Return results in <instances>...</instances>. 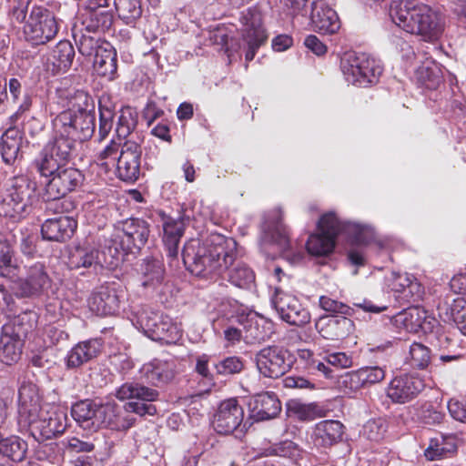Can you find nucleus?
I'll return each instance as SVG.
<instances>
[{
	"instance_id": "f257e3e1",
	"label": "nucleus",
	"mask_w": 466,
	"mask_h": 466,
	"mask_svg": "<svg viewBox=\"0 0 466 466\" xmlns=\"http://www.w3.org/2000/svg\"><path fill=\"white\" fill-rule=\"evenodd\" d=\"M237 243L218 233L205 240L192 238L182 250V260L188 271L201 278L222 276L236 258Z\"/></svg>"
},
{
	"instance_id": "f03ea898",
	"label": "nucleus",
	"mask_w": 466,
	"mask_h": 466,
	"mask_svg": "<svg viewBox=\"0 0 466 466\" xmlns=\"http://www.w3.org/2000/svg\"><path fill=\"white\" fill-rule=\"evenodd\" d=\"M13 231L2 241V293H10L17 298L39 296L49 288L50 278L42 264L30 267L25 279L19 277L20 267L14 258L17 237Z\"/></svg>"
},
{
	"instance_id": "7ed1b4c3",
	"label": "nucleus",
	"mask_w": 466,
	"mask_h": 466,
	"mask_svg": "<svg viewBox=\"0 0 466 466\" xmlns=\"http://www.w3.org/2000/svg\"><path fill=\"white\" fill-rule=\"evenodd\" d=\"M390 16L397 26L426 41L437 39L444 27L441 15L418 0L392 1Z\"/></svg>"
},
{
	"instance_id": "20e7f679",
	"label": "nucleus",
	"mask_w": 466,
	"mask_h": 466,
	"mask_svg": "<svg viewBox=\"0 0 466 466\" xmlns=\"http://www.w3.org/2000/svg\"><path fill=\"white\" fill-rule=\"evenodd\" d=\"M18 422L29 427L32 432L41 438L50 440L62 434L66 429V416L62 412L41 410L39 396L35 385L23 384L18 392Z\"/></svg>"
},
{
	"instance_id": "39448f33",
	"label": "nucleus",
	"mask_w": 466,
	"mask_h": 466,
	"mask_svg": "<svg viewBox=\"0 0 466 466\" xmlns=\"http://www.w3.org/2000/svg\"><path fill=\"white\" fill-rule=\"evenodd\" d=\"M318 228L319 233L310 235L306 243L308 252L313 256L329 254L339 233L361 244L368 242L373 236L370 227L351 221H340L333 212H329L319 218Z\"/></svg>"
},
{
	"instance_id": "423d86ee",
	"label": "nucleus",
	"mask_w": 466,
	"mask_h": 466,
	"mask_svg": "<svg viewBox=\"0 0 466 466\" xmlns=\"http://www.w3.org/2000/svg\"><path fill=\"white\" fill-rule=\"evenodd\" d=\"M340 68L345 80L360 87H367L377 83L382 73L380 62L365 53L344 54Z\"/></svg>"
},
{
	"instance_id": "0eeeda50",
	"label": "nucleus",
	"mask_w": 466,
	"mask_h": 466,
	"mask_svg": "<svg viewBox=\"0 0 466 466\" xmlns=\"http://www.w3.org/2000/svg\"><path fill=\"white\" fill-rule=\"evenodd\" d=\"M84 179L85 177L79 169L64 165L46 185L44 197L46 201H53L48 208L56 212L68 210L72 202L62 200V198L78 188Z\"/></svg>"
},
{
	"instance_id": "6e6552de",
	"label": "nucleus",
	"mask_w": 466,
	"mask_h": 466,
	"mask_svg": "<svg viewBox=\"0 0 466 466\" xmlns=\"http://www.w3.org/2000/svg\"><path fill=\"white\" fill-rule=\"evenodd\" d=\"M35 189L36 184L25 177H11L6 182L5 194L2 196V210L5 217L14 220L19 219L35 199Z\"/></svg>"
},
{
	"instance_id": "1a4fd4ad",
	"label": "nucleus",
	"mask_w": 466,
	"mask_h": 466,
	"mask_svg": "<svg viewBox=\"0 0 466 466\" xmlns=\"http://www.w3.org/2000/svg\"><path fill=\"white\" fill-rule=\"evenodd\" d=\"M95 113L84 108H70L61 112L53 121L56 133L63 134L74 141L83 142L95 132Z\"/></svg>"
},
{
	"instance_id": "9d476101",
	"label": "nucleus",
	"mask_w": 466,
	"mask_h": 466,
	"mask_svg": "<svg viewBox=\"0 0 466 466\" xmlns=\"http://www.w3.org/2000/svg\"><path fill=\"white\" fill-rule=\"evenodd\" d=\"M115 396L119 400H129L125 404L127 412H133L139 416L155 415L157 408L151 402L158 400L159 392L137 381H128L116 390Z\"/></svg>"
},
{
	"instance_id": "9b49d317",
	"label": "nucleus",
	"mask_w": 466,
	"mask_h": 466,
	"mask_svg": "<svg viewBox=\"0 0 466 466\" xmlns=\"http://www.w3.org/2000/svg\"><path fill=\"white\" fill-rule=\"evenodd\" d=\"M261 251L267 256L273 254L270 248L276 251L288 252L289 239L288 231L281 222L280 209H274L265 217L259 238Z\"/></svg>"
},
{
	"instance_id": "f8f14e48",
	"label": "nucleus",
	"mask_w": 466,
	"mask_h": 466,
	"mask_svg": "<svg viewBox=\"0 0 466 466\" xmlns=\"http://www.w3.org/2000/svg\"><path fill=\"white\" fill-rule=\"evenodd\" d=\"M256 364L260 374L277 379L287 373L293 365L290 352L281 346H268L256 354Z\"/></svg>"
},
{
	"instance_id": "ddd939ff",
	"label": "nucleus",
	"mask_w": 466,
	"mask_h": 466,
	"mask_svg": "<svg viewBox=\"0 0 466 466\" xmlns=\"http://www.w3.org/2000/svg\"><path fill=\"white\" fill-rule=\"evenodd\" d=\"M243 47L245 58L251 61L257 50L267 40V34L262 25V15L256 7H249L241 13Z\"/></svg>"
},
{
	"instance_id": "4468645a",
	"label": "nucleus",
	"mask_w": 466,
	"mask_h": 466,
	"mask_svg": "<svg viewBox=\"0 0 466 466\" xmlns=\"http://www.w3.org/2000/svg\"><path fill=\"white\" fill-rule=\"evenodd\" d=\"M58 25L53 14L41 7H34L25 26L26 39L33 45H44L56 36Z\"/></svg>"
},
{
	"instance_id": "2eb2a0df",
	"label": "nucleus",
	"mask_w": 466,
	"mask_h": 466,
	"mask_svg": "<svg viewBox=\"0 0 466 466\" xmlns=\"http://www.w3.org/2000/svg\"><path fill=\"white\" fill-rule=\"evenodd\" d=\"M95 41L92 37L83 35L79 41V51L85 56L91 55L95 49L94 70L107 80L116 78L117 71V55L116 50L108 44L95 48Z\"/></svg>"
},
{
	"instance_id": "dca6fc26",
	"label": "nucleus",
	"mask_w": 466,
	"mask_h": 466,
	"mask_svg": "<svg viewBox=\"0 0 466 466\" xmlns=\"http://www.w3.org/2000/svg\"><path fill=\"white\" fill-rule=\"evenodd\" d=\"M244 410L235 398L220 402L213 416L212 426L218 434L228 435L237 430H243Z\"/></svg>"
},
{
	"instance_id": "f3484780",
	"label": "nucleus",
	"mask_w": 466,
	"mask_h": 466,
	"mask_svg": "<svg viewBox=\"0 0 466 466\" xmlns=\"http://www.w3.org/2000/svg\"><path fill=\"white\" fill-rule=\"evenodd\" d=\"M271 305L279 318L290 325L303 326L310 321L309 312L299 299L279 288L275 289Z\"/></svg>"
},
{
	"instance_id": "a211bd4d",
	"label": "nucleus",
	"mask_w": 466,
	"mask_h": 466,
	"mask_svg": "<svg viewBox=\"0 0 466 466\" xmlns=\"http://www.w3.org/2000/svg\"><path fill=\"white\" fill-rule=\"evenodd\" d=\"M109 403L102 404L85 400L72 406L71 414L83 429L96 431L103 428L106 417L111 415Z\"/></svg>"
},
{
	"instance_id": "6ab92c4d",
	"label": "nucleus",
	"mask_w": 466,
	"mask_h": 466,
	"mask_svg": "<svg viewBox=\"0 0 466 466\" xmlns=\"http://www.w3.org/2000/svg\"><path fill=\"white\" fill-rule=\"evenodd\" d=\"M424 388V380L417 373H402L390 381L386 393L392 402L403 404L415 399Z\"/></svg>"
},
{
	"instance_id": "aec40b11",
	"label": "nucleus",
	"mask_w": 466,
	"mask_h": 466,
	"mask_svg": "<svg viewBox=\"0 0 466 466\" xmlns=\"http://www.w3.org/2000/svg\"><path fill=\"white\" fill-rule=\"evenodd\" d=\"M149 225L140 218H129L121 223L116 234L122 248L135 253L142 248L149 237Z\"/></svg>"
},
{
	"instance_id": "412c9836",
	"label": "nucleus",
	"mask_w": 466,
	"mask_h": 466,
	"mask_svg": "<svg viewBox=\"0 0 466 466\" xmlns=\"http://www.w3.org/2000/svg\"><path fill=\"white\" fill-rule=\"evenodd\" d=\"M141 147L134 141H126L116 161V175L126 182L136 181L140 174Z\"/></svg>"
},
{
	"instance_id": "4be33fe9",
	"label": "nucleus",
	"mask_w": 466,
	"mask_h": 466,
	"mask_svg": "<svg viewBox=\"0 0 466 466\" xmlns=\"http://www.w3.org/2000/svg\"><path fill=\"white\" fill-rule=\"evenodd\" d=\"M123 296V291L117 290L114 285L101 286L89 298V309L96 315H114L120 309Z\"/></svg>"
},
{
	"instance_id": "5701e85b",
	"label": "nucleus",
	"mask_w": 466,
	"mask_h": 466,
	"mask_svg": "<svg viewBox=\"0 0 466 466\" xmlns=\"http://www.w3.org/2000/svg\"><path fill=\"white\" fill-rule=\"evenodd\" d=\"M309 18L313 30L319 34L333 35L340 28L338 14L323 0L311 2Z\"/></svg>"
},
{
	"instance_id": "b1692460",
	"label": "nucleus",
	"mask_w": 466,
	"mask_h": 466,
	"mask_svg": "<svg viewBox=\"0 0 466 466\" xmlns=\"http://www.w3.org/2000/svg\"><path fill=\"white\" fill-rule=\"evenodd\" d=\"M237 323L243 328L247 343L264 341L270 337L271 324L254 311L238 314Z\"/></svg>"
},
{
	"instance_id": "393cba45",
	"label": "nucleus",
	"mask_w": 466,
	"mask_h": 466,
	"mask_svg": "<svg viewBox=\"0 0 466 466\" xmlns=\"http://www.w3.org/2000/svg\"><path fill=\"white\" fill-rule=\"evenodd\" d=\"M387 281L390 290L398 294V298L409 303L418 301L422 296L423 288L412 275L391 272Z\"/></svg>"
},
{
	"instance_id": "a878e982",
	"label": "nucleus",
	"mask_w": 466,
	"mask_h": 466,
	"mask_svg": "<svg viewBox=\"0 0 466 466\" xmlns=\"http://www.w3.org/2000/svg\"><path fill=\"white\" fill-rule=\"evenodd\" d=\"M344 430V425L339 420H321L313 428L310 439L315 447L328 449L342 441Z\"/></svg>"
},
{
	"instance_id": "bb28decb",
	"label": "nucleus",
	"mask_w": 466,
	"mask_h": 466,
	"mask_svg": "<svg viewBox=\"0 0 466 466\" xmlns=\"http://www.w3.org/2000/svg\"><path fill=\"white\" fill-rule=\"evenodd\" d=\"M75 56L73 45L67 40L60 41L46 57V70L53 76L65 74L72 66Z\"/></svg>"
},
{
	"instance_id": "cd10ccee",
	"label": "nucleus",
	"mask_w": 466,
	"mask_h": 466,
	"mask_svg": "<svg viewBox=\"0 0 466 466\" xmlns=\"http://www.w3.org/2000/svg\"><path fill=\"white\" fill-rule=\"evenodd\" d=\"M103 348L98 339L78 342L66 354L65 364L66 369L75 370L96 358Z\"/></svg>"
},
{
	"instance_id": "c85d7f7f",
	"label": "nucleus",
	"mask_w": 466,
	"mask_h": 466,
	"mask_svg": "<svg viewBox=\"0 0 466 466\" xmlns=\"http://www.w3.org/2000/svg\"><path fill=\"white\" fill-rule=\"evenodd\" d=\"M141 377L148 383L159 387L170 382L176 374V364L172 360L155 359L140 369Z\"/></svg>"
},
{
	"instance_id": "c756f323",
	"label": "nucleus",
	"mask_w": 466,
	"mask_h": 466,
	"mask_svg": "<svg viewBox=\"0 0 466 466\" xmlns=\"http://www.w3.org/2000/svg\"><path fill=\"white\" fill-rule=\"evenodd\" d=\"M77 222L69 216H59L46 219L41 228L44 239L62 242L69 239L76 228Z\"/></svg>"
},
{
	"instance_id": "7c9ffc66",
	"label": "nucleus",
	"mask_w": 466,
	"mask_h": 466,
	"mask_svg": "<svg viewBox=\"0 0 466 466\" xmlns=\"http://www.w3.org/2000/svg\"><path fill=\"white\" fill-rule=\"evenodd\" d=\"M250 416L256 420H266L276 417L281 410V404L274 392H261L248 402Z\"/></svg>"
},
{
	"instance_id": "2f4dec72",
	"label": "nucleus",
	"mask_w": 466,
	"mask_h": 466,
	"mask_svg": "<svg viewBox=\"0 0 466 466\" xmlns=\"http://www.w3.org/2000/svg\"><path fill=\"white\" fill-rule=\"evenodd\" d=\"M185 225L181 218H167L163 223V242L171 267L178 264V244L184 234Z\"/></svg>"
},
{
	"instance_id": "473e14b6",
	"label": "nucleus",
	"mask_w": 466,
	"mask_h": 466,
	"mask_svg": "<svg viewBox=\"0 0 466 466\" xmlns=\"http://www.w3.org/2000/svg\"><path fill=\"white\" fill-rule=\"evenodd\" d=\"M315 326L324 339L338 340L351 331L353 322L346 316L330 315L320 317Z\"/></svg>"
},
{
	"instance_id": "72a5a7b5",
	"label": "nucleus",
	"mask_w": 466,
	"mask_h": 466,
	"mask_svg": "<svg viewBox=\"0 0 466 466\" xmlns=\"http://www.w3.org/2000/svg\"><path fill=\"white\" fill-rule=\"evenodd\" d=\"M223 278L239 289L252 290L256 286L254 271L244 262L233 260L226 269Z\"/></svg>"
},
{
	"instance_id": "f704fd0d",
	"label": "nucleus",
	"mask_w": 466,
	"mask_h": 466,
	"mask_svg": "<svg viewBox=\"0 0 466 466\" xmlns=\"http://www.w3.org/2000/svg\"><path fill=\"white\" fill-rule=\"evenodd\" d=\"M68 265L72 269L100 266L99 251L91 246L76 247L70 252Z\"/></svg>"
},
{
	"instance_id": "c9c22d12",
	"label": "nucleus",
	"mask_w": 466,
	"mask_h": 466,
	"mask_svg": "<svg viewBox=\"0 0 466 466\" xmlns=\"http://www.w3.org/2000/svg\"><path fill=\"white\" fill-rule=\"evenodd\" d=\"M44 147L66 165L76 155V142L66 135L56 133L55 138Z\"/></svg>"
},
{
	"instance_id": "e433bc0d",
	"label": "nucleus",
	"mask_w": 466,
	"mask_h": 466,
	"mask_svg": "<svg viewBox=\"0 0 466 466\" xmlns=\"http://www.w3.org/2000/svg\"><path fill=\"white\" fill-rule=\"evenodd\" d=\"M117 242H119V238L116 233L110 239L106 240L102 251L99 252L101 267L107 268H116L124 259V256L131 253V250L122 248Z\"/></svg>"
},
{
	"instance_id": "4c0bfd02",
	"label": "nucleus",
	"mask_w": 466,
	"mask_h": 466,
	"mask_svg": "<svg viewBox=\"0 0 466 466\" xmlns=\"http://www.w3.org/2000/svg\"><path fill=\"white\" fill-rule=\"evenodd\" d=\"M418 82L427 89H437L443 81V70L434 61H426L416 70Z\"/></svg>"
},
{
	"instance_id": "58836bf2",
	"label": "nucleus",
	"mask_w": 466,
	"mask_h": 466,
	"mask_svg": "<svg viewBox=\"0 0 466 466\" xmlns=\"http://www.w3.org/2000/svg\"><path fill=\"white\" fill-rule=\"evenodd\" d=\"M142 285L147 288L156 289L160 286L165 279V268L163 261L157 258H147L141 266Z\"/></svg>"
},
{
	"instance_id": "ea45409f",
	"label": "nucleus",
	"mask_w": 466,
	"mask_h": 466,
	"mask_svg": "<svg viewBox=\"0 0 466 466\" xmlns=\"http://www.w3.org/2000/svg\"><path fill=\"white\" fill-rule=\"evenodd\" d=\"M457 450L453 436H441L432 438L429 446L424 451V455L429 461H438L450 457Z\"/></svg>"
},
{
	"instance_id": "a19ab883",
	"label": "nucleus",
	"mask_w": 466,
	"mask_h": 466,
	"mask_svg": "<svg viewBox=\"0 0 466 466\" xmlns=\"http://www.w3.org/2000/svg\"><path fill=\"white\" fill-rule=\"evenodd\" d=\"M8 329V325L2 326V363L11 365L20 359L22 341L17 333L9 335Z\"/></svg>"
},
{
	"instance_id": "79ce46f5",
	"label": "nucleus",
	"mask_w": 466,
	"mask_h": 466,
	"mask_svg": "<svg viewBox=\"0 0 466 466\" xmlns=\"http://www.w3.org/2000/svg\"><path fill=\"white\" fill-rule=\"evenodd\" d=\"M426 320L427 312L420 308H410L394 317L395 324L401 325L406 331L410 333L424 329Z\"/></svg>"
},
{
	"instance_id": "37998d69",
	"label": "nucleus",
	"mask_w": 466,
	"mask_h": 466,
	"mask_svg": "<svg viewBox=\"0 0 466 466\" xmlns=\"http://www.w3.org/2000/svg\"><path fill=\"white\" fill-rule=\"evenodd\" d=\"M449 87H445L442 91L433 97L435 101L440 102L445 108L451 110L460 109L462 110L463 96L457 85L455 76L449 73L448 75Z\"/></svg>"
},
{
	"instance_id": "c03bdc74",
	"label": "nucleus",
	"mask_w": 466,
	"mask_h": 466,
	"mask_svg": "<svg viewBox=\"0 0 466 466\" xmlns=\"http://www.w3.org/2000/svg\"><path fill=\"white\" fill-rule=\"evenodd\" d=\"M162 314L154 311L149 308L142 309L136 315L135 325L141 329L152 340L154 339L155 331L159 329V322Z\"/></svg>"
},
{
	"instance_id": "a18cd8bd",
	"label": "nucleus",
	"mask_w": 466,
	"mask_h": 466,
	"mask_svg": "<svg viewBox=\"0 0 466 466\" xmlns=\"http://www.w3.org/2000/svg\"><path fill=\"white\" fill-rule=\"evenodd\" d=\"M20 140V133L16 128H8L2 134V160L6 164H11L16 159Z\"/></svg>"
},
{
	"instance_id": "49530a36",
	"label": "nucleus",
	"mask_w": 466,
	"mask_h": 466,
	"mask_svg": "<svg viewBox=\"0 0 466 466\" xmlns=\"http://www.w3.org/2000/svg\"><path fill=\"white\" fill-rule=\"evenodd\" d=\"M159 329L155 331V341H160L166 344L177 342L181 337V330L172 319L166 315L161 316L159 322Z\"/></svg>"
},
{
	"instance_id": "de8ad7c7",
	"label": "nucleus",
	"mask_w": 466,
	"mask_h": 466,
	"mask_svg": "<svg viewBox=\"0 0 466 466\" xmlns=\"http://www.w3.org/2000/svg\"><path fill=\"white\" fill-rule=\"evenodd\" d=\"M431 360V350L425 345L419 342H413L410 346L409 356L406 358V362L411 368L424 370L429 366Z\"/></svg>"
},
{
	"instance_id": "09e8293b",
	"label": "nucleus",
	"mask_w": 466,
	"mask_h": 466,
	"mask_svg": "<svg viewBox=\"0 0 466 466\" xmlns=\"http://www.w3.org/2000/svg\"><path fill=\"white\" fill-rule=\"evenodd\" d=\"M35 165L42 177L51 178L64 166L62 162L56 159V157L48 152L45 147L42 149L39 156L35 159Z\"/></svg>"
},
{
	"instance_id": "8fccbe9b",
	"label": "nucleus",
	"mask_w": 466,
	"mask_h": 466,
	"mask_svg": "<svg viewBox=\"0 0 466 466\" xmlns=\"http://www.w3.org/2000/svg\"><path fill=\"white\" fill-rule=\"evenodd\" d=\"M118 16L127 25L134 23L142 15L140 0H115Z\"/></svg>"
},
{
	"instance_id": "3c124183",
	"label": "nucleus",
	"mask_w": 466,
	"mask_h": 466,
	"mask_svg": "<svg viewBox=\"0 0 466 466\" xmlns=\"http://www.w3.org/2000/svg\"><path fill=\"white\" fill-rule=\"evenodd\" d=\"M26 451V444L17 436H10L2 439V456L7 457L13 461H20Z\"/></svg>"
},
{
	"instance_id": "603ef678",
	"label": "nucleus",
	"mask_w": 466,
	"mask_h": 466,
	"mask_svg": "<svg viewBox=\"0 0 466 466\" xmlns=\"http://www.w3.org/2000/svg\"><path fill=\"white\" fill-rule=\"evenodd\" d=\"M289 412L300 420H313L323 416V410L316 403L291 401L288 405Z\"/></svg>"
},
{
	"instance_id": "864d4df0",
	"label": "nucleus",
	"mask_w": 466,
	"mask_h": 466,
	"mask_svg": "<svg viewBox=\"0 0 466 466\" xmlns=\"http://www.w3.org/2000/svg\"><path fill=\"white\" fill-rule=\"evenodd\" d=\"M137 123V116L134 109L129 106L122 108L116 127L117 137L126 138L134 130Z\"/></svg>"
},
{
	"instance_id": "5fc2aeb1",
	"label": "nucleus",
	"mask_w": 466,
	"mask_h": 466,
	"mask_svg": "<svg viewBox=\"0 0 466 466\" xmlns=\"http://www.w3.org/2000/svg\"><path fill=\"white\" fill-rule=\"evenodd\" d=\"M385 378V370L379 366L364 367L351 375V380H356L361 387L375 384Z\"/></svg>"
},
{
	"instance_id": "6e6d98bb",
	"label": "nucleus",
	"mask_w": 466,
	"mask_h": 466,
	"mask_svg": "<svg viewBox=\"0 0 466 466\" xmlns=\"http://www.w3.org/2000/svg\"><path fill=\"white\" fill-rule=\"evenodd\" d=\"M111 408V415L106 417L103 427L109 428L113 431H126L131 428L135 422V419L129 415L121 414L115 404L109 403Z\"/></svg>"
},
{
	"instance_id": "4d7b16f0",
	"label": "nucleus",
	"mask_w": 466,
	"mask_h": 466,
	"mask_svg": "<svg viewBox=\"0 0 466 466\" xmlns=\"http://www.w3.org/2000/svg\"><path fill=\"white\" fill-rule=\"evenodd\" d=\"M113 23L112 14L105 9L96 13L86 14L84 24L88 31H97L108 29Z\"/></svg>"
},
{
	"instance_id": "13d9d810",
	"label": "nucleus",
	"mask_w": 466,
	"mask_h": 466,
	"mask_svg": "<svg viewBox=\"0 0 466 466\" xmlns=\"http://www.w3.org/2000/svg\"><path fill=\"white\" fill-rule=\"evenodd\" d=\"M99 140H104L111 131L114 124V110L111 106L106 105L105 97L99 99Z\"/></svg>"
},
{
	"instance_id": "bf43d9fd",
	"label": "nucleus",
	"mask_w": 466,
	"mask_h": 466,
	"mask_svg": "<svg viewBox=\"0 0 466 466\" xmlns=\"http://www.w3.org/2000/svg\"><path fill=\"white\" fill-rule=\"evenodd\" d=\"M299 360L303 362L304 367L309 371L318 370L323 373L327 378L332 377V370H330L325 362L319 360L313 351L307 349H300L298 350Z\"/></svg>"
},
{
	"instance_id": "052dcab7",
	"label": "nucleus",
	"mask_w": 466,
	"mask_h": 466,
	"mask_svg": "<svg viewBox=\"0 0 466 466\" xmlns=\"http://www.w3.org/2000/svg\"><path fill=\"white\" fill-rule=\"evenodd\" d=\"M415 410L417 420L425 425L439 424L443 420V413L438 410L432 404L425 402L419 407H412Z\"/></svg>"
},
{
	"instance_id": "680f3d73",
	"label": "nucleus",
	"mask_w": 466,
	"mask_h": 466,
	"mask_svg": "<svg viewBox=\"0 0 466 466\" xmlns=\"http://www.w3.org/2000/svg\"><path fill=\"white\" fill-rule=\"evenodd\" d=\"M450 311L451 320L461 334L466 336V298L459 296L454 299Z\"/></svg>"
},
{
	"instance_id": "e2e57ef3",
	"label": "nucleus",
	"mask_w": 466,
	"mask_h": 466,
	"mask_svg": "<svg viewBox=\"0 0 466 466\" xmlns=\"http://www.w3.org/2000/svg\"><path fill=\"white\" fill-rule=\"evenodd\" d=\"M215 369L220 375H233L242 371L244 361L240 357L229 356L216 363Z\"/></svg>"
},
{
	"instance_id": "0e129e2a",
	"label": "nucleus",
	"mask_w": 466,
	"mask_h": 466,
	"mask_svg": "<svg viewBox=\"0 0 466 466\" xmlns=\"http://www.w3.org/2000/svg\"><path fill=\"white\" fill-rule=\"evenodd\" d=\"M319 306L327 312L339 314L341 316H351L353 312V309L347 304L328 296L319 297Z\"/></svg>"
},
{
	"instance_id": "69168bd1",
	"label": "nucleus",
	"mask_w": 466,
	"mask_h": 466,
	"mask_svg": "<svg viewBox=\"0 0 466 466\" xmlns=\"http://www.w3.org/2000/svg\"><path fill=\"white\" fill-rule=\"evenodd\" d=\"M119 147L120 143L112 139L110 144L107 145L97 157L100 166L104 167L106 169L115 167Z\"/></svg>"
},
{
	"instance_id": "338daca9",
	"label": "nucleus",
	"mask_w": 466,
	"mask_h": 466,
	"mask_svg": "<svg viewBox=\"0 0 466 466\" xmlns=\"http://www.w3.org/2000/svg\"><path fill=\"white\" fill-rule=\"evenodd\" d=\"M386 428L380 419L368 420L362 429V435L370 441H378L383 438Z\"/></svg>"
},
{
	"instance_id": "774afa93",
	"label": "nucleus",
	"mask_w": 466,
	"mask_h": 466,
	"mask_svg": "<svg viewBox=\"0 0 466 466\" xmlns=\"http://www.w3.org/2000/svg\"><path fill=\"white\" fill-rule=\"evenodd\" d=\"M29 0H7L8 15L12 21L21 24L25 19Z\"/></svg>"
}]
</instances>
